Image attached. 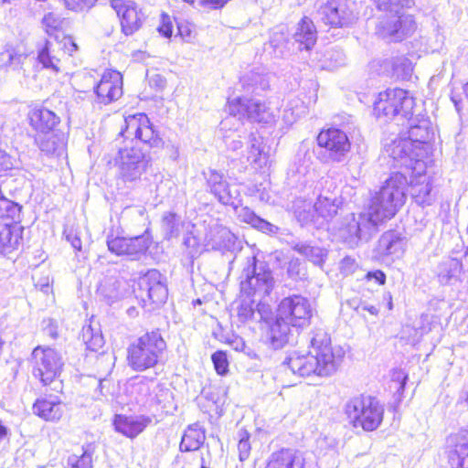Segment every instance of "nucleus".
<instances>
[{
  "label": "nucleus",
  "instance_id": "052dcab7",
  "mask_svg": "<svg viewBox=\"0 0 468 468\" xmlns=\"http://www.w3.org/2000/svg\"><path fill=\"white\" fill-rule=\"evenodd\" d=\"M407 380L408 375L404 371L396 369L392 372L391 381L397 385L396 388L399 393L403 392Z\"/></svg>",
  "mask_w": 468,
  "mask_h": 468
},
{
  "label": "nucleus",
  "instance_id": "6e6552de",
  "mask_svg": "<svg viewBox=\"0 0 468 468\" xmlns=\"http://www.w3.org/2000/svg\"><path fill=\"white\" fill-rule=\"evenodd\" d=\"M33 376L44 386L51 384L62 371L64 361L61 354L50 347L37 346L32 352Z\"/></svg>",
  "mask_w": 468,
  "mask_h": 468
},
{
  "label": "nucleus",
  "instance_id": "0eeeda50",
  "mask_svg": "<svg viewBox=\"0 0 468 468\" xmlns=\"http://www.w3.org/2000/svg\"><path fill=\"white\" fill-rule=\"evenodd\" d=\"M228 109L230 117L221 122L222 130H226L236 117L239 120L246 118L251 122L263 123H272L276 120V114L270 107L251 99L237 97L229 101Z\"/></svg>",
  "mask_w": 468,
  "mask_h": 468
},
{
  "label": "nucleus",
  "instance_id": "2eb2a0df",
  "mask_svg": "<svg viewBox=\"0 0 468 468\" xmlns=\"http://www.w3.org/2000/svg\"><path fill=\"white\" fill-rule=\"evenodd\" d=\"M112 7L116 11L120 20L122 32L132 35L137 31L143 23V14L135 5L125 0H111Z\"/></svg>",
  "mask_w": 468,
  "mask_h": 468
},
{
  "label": "nucleus",
  "instance_id": "f704fd0d",
  "mask_svg": "<svg viewBox=\"0 0 468 468\" xmlns=\"http://www.w3.org/2000/svg\"><path fill=\"white\" fill-rule=\"evenodd\" d=\"M292 209L295 218L302 226L308 224L322 226V222L318 219L315 207L311 201L297 198L292 204Z\"/></svg>",
  "mask_w": 468,
  "mask_h": 468
},
{
  "label": "nucleus",
  "instance_id": "0e129e2a",
  "mask_svg": "<svg viewBox=\"0 0 468 468\" xmlns=\"http://www.w3.org/2000/svg\"><path fill=\"white\" fill-rule=\"evenodd\" d=\"M299 117L300 112L298 111H294L292 107H288L283 112L282 121L287 126H290L294 123Z\"/></svg>",
  "mask_w": 468,
  "mask_h": 468
},
{
  "label": "nucleus",
  "instance_id": "79ce46f5",
  "mask_svg": "<svg viewBox=\"0 0 468 468\" xmlns=\"http://www.w3.org/2000/svg\"><path fill=\"white\" fill-rule=\"evenodd\" d=\"M293 250L316 265H322L324 261L325 252L318 246H312L307 243H297Z\"/></svg>",
  "mask_w": 468,
  "mask_h": 468
},
{
  "label": "nucleus",
  "instance_id": "f03ea898",
  "mask_svg": "<svg viewBox=\"0 0 468 468\" xmlns=\"http://www.w3.org/2000/svg\"><path fill=\"white\" fill-rule=\"evenodd\" d=\"M311 344L312 351L306 355L294 352L285 359L283 365L300 377H327L335 373L342 362L343 352L332 348L330 337L323 331L314 334Z\"/></svg>",
  "mask_w": 468,
  "mask_h": 468
},
{
  "label": "nucleus",
  "instance_id": "4d7b16f0",
  "mask_svg": "<svg viewBox=\"0 0 468 468\" xmlns=\"http://www.w3.org/2000/svg\"><path fill=\"white\" fill-rule=\"evenodd\" d=\"M287 272L292 279H303L305 275L304 267L298 259L290 261Z\"/></svg>",
  "mask_w": 468,
  "mask_h": 468
},
{
  "label": "nucleus",
  "instance_id": "72a5a7b5",
  "mask_svg": "<svg viewBox=\"0 0 468 468\" xmlns=\"http://www.w3.org/2000/svg\"><path fill=\"white\" fill-rule=\"evenodd\" d=\"M295 42L299 43L300 49L309 50L316 42V29L313 21L304 16L297 25L293 33Z\"/></svg>",
  "mask_w": 468,
  "mask_h": 468
},
{
  "label": "nucleus",
  "instance_id": "393cba45",
  "mask_svg": "<svg viewBox=\"0 0 468 468\" xmlns=\"http://www.w3.org/2000/svg\"><path fill=\"white\" fill-rule=\"evenodd\" d=\"M151 421V419L145 416L116 415L113 420V425L116 431L128 438H135Z\"/></svg>",
  "mask_w": 468,
  "mask_h": 468
},
{
  "label": "nucleus",
  "instance_id": "bb28decb",
  "mask_svg": "<svg viewBox=\"0 0 468 468\" xmlns=\"http://www.w3.org/2000/svg\"><path fill=\"white\" fill-rule=\"evenodd\" d=\"M410 193L413 200L420 206H430L434 200L431 179L420 175L411 179Z\"/></svg>",
  "mask_w": 468,
  "mask_h": 468
},
{
  "label": "nucleus",
  "instance_id": "7ed1b4c3",
  "mask_svg": "<svg viewBox=\"0 0 468 468\" xmlns=\"http://www.w3.org/2000/svg\"><path fill=\"white\" fill-rule=\"evenodd\" d=\"M166 343L158 330L138 337L127 349L128 366L136 372L154 368L160 361Z\"/></svg>",
  "mask_w": 468,
  "mask_h": 468
},
{
  "label": "nucleus",
  "instance_id": "58836bf2",
  "mask_svg": "<svg viewBox=\"0 0 468 468\" xmlns=\"http://www.w3.org/2000/svg\"><path fill=\"white\" fill-rule=\"evenodd\" d=\"M204 441V431L197 425H191L185 431L179 447L181 452L197 451Z\"/></svg>",
  "mask_w": 468,
  "mask_h": 468
},
{
  "label": "nucleus",
  "instance_id": "09e8293b",
  "mask_svg": "<svg viewBox=\"0 0 468 468\" xmlns=\"http://www.w3.org/2000/svg\"><path fill=\"white\" fill-rule=\"evenodd\" d=\"M26 58V55L17 53L12 48H6L0 54V61L5 67L18 68Z\"/></svg>",
  "mask_w": 468,
  "mask_h": 468
},
{
  "label": "nucleus",
  "instance_id": "aec40b11",
  "mask_svg": "<svg viewBox=\"0 0 468 468\" xmlns=\"http://www.w3.org/2000/svg\"><path fill=\"white\" fill-rule=\"evenodd\" d=\"M32 411L45 421L58 422L64 414V404L58 396L45 395L36 399Z\"/></svg>",
  "mask_w": 468,
  "mask_h": 468
},
{
  "label": "nucleus",
  "instance_id": "9b49d317",
  "mask_svg": "<svg viewBox=\"0 0 468 468\" xmlns=\"http://www.w3.org/2000/svg\"><path fill=\"white\" fill-rule=\"evenodd\" d=\"M118 175L124 184L134 183L145 172L149 160L137 148H125L119 151Z\"/></svg>",
  "mask_w": 468,
  "mask_h": 468
},
{
  "label": "nucleus",
  "instance_id": "37998d69",
  "mask_svg": "<svg viewBox=\"0 0 468 468\" xmlns=\"http://www.w3.org/2000/svg\"><path fill=\"white\" fill-rule=\"evenodd\" d=\"M248 160L259 167H262L266 165L268 157L264 152V146L262 145V142L260 138H251Z\"/></svg>",
  "mask_w": 468,
  "mask_h": 468
},
{
  "label": "nucleus",
  "instance_id": "f3484780",
  "mask_svg": "<svg viewBox=\"0 0 468 468\" xmlns=\"http://www.w3.org/2000/svg\"><path fill=\"white\" fill-rule=\"evenodd\" d=\"M95 92L101 102L108 104L122 95V76L116 70L103 73L95 87Z\"/></svg>",
  "mask_w": 468,
  "mask_h": 468
},
{
  "label": "nucleus",
  "instance_id": "bf43d9fd",
  "mask_svg": "<svg viewBox=\"0 0 468 468\" xmlns=\"http://www.w3.org/2000/svg\"><path fill=\"white\" fill-rule=\"evenodd\" d=\"M58 43L59 50L62 52V55L67 53L69 56H72V54L78 50L77 44L69 36H64L60 40H58Z\"/></svg>",
  "mask_w": 468,
  "mask_h": 468
},
{
  "label": "nucleus",
  "instance_id": "13d9d810",
  "mask_svg": "<svg viewBox=\"0 0 468 468\" xmlns=\"http://www.w3.org/2000/svg\"><path fill=\"white\" fill-rule=\"evenodd\" d=\"M238 315L241 321L250 320L254 316L253 303L242 301L238 308Z\"/></svg>",
  "mask_w": 468,
  "mask_h": 468
},
{
  "label": "nucleus",
  "instance_id": "a878e982",
  "mask_svg": "<svg viewBox=\"0 0 468 468\" xmlns=\"http://www.w3.org/2000/svg\"><path fill=\"white\" fill-rule=\"evenodd\" d=\"M14 183H16V179L12 176H6L0 180V218H11L18 221L22 206L5 196V192L11 193Z\"/></svg>",
  "mask_w": 468,
  "mask_h": 468
},
{
  "label": "nucleus",
  "instance_id": "5fc2aeb1",
  "mask_svg": "<svg viewBox=\"0 0 468 468\" xmlns=\"http://www.w3.org/2000/svg\"><path fill=\"white\" fill-rule=\"evenodd\" d=\"M42 23L46 28V32L49 36H52L53 31L57 30L61 26L62 21L58 16L48 13L43 17Z\"/></svg>",
  "mask_w": 468,
  "mask_h": 468
},
{
  "label": "nucleus",
  "instance_id": "c9c22d12",
  "mask_svg": "<svg viewBox=\"0 0 468 468\" xmlns=\"http://www.w3.org/2000/svg\"><path fill=\"white\" fill-rule=\"evenodd\" d=\"M290 324L281 319L277 314L275 322L271 325L269 332L270 344L274 349L282 348L289 341Z\"/></svg>",
  "mask_w": 468,
  "mask_h": 468
},
{
  "label": "nucleus",
  "instance_id": "c756f323",
  "mask_svg": "<svg viewBox=\"0 0 468 468\" xmlns=\"http://www.w3.org/2000/svg\"><path fill=\"white\" fill-rule=\"evenodd\" d=\"M247 92L259 94L270 87V74L263 68H254L240 80Z\"/></svg>",
  "mask_w": 468,
  "mask_h": 468
},
{
  "label": "nucleus",
  "instance_id": "c03bdc74",
  "mask_svg": "<svg viewBox=\"0 0 468 468\" xmlns=\"http://www.w3.org/2000/svg\"><path fill=\"white\" fill-rule=\"evenodd\" d=\"M81 454H71L69 456L67 464L69 468H92L93 451L90 446L82 448Z\"/></svg>",
  "mask_w": 468,
  "mask_h": 468
},
{
  "label": "nucleus",
  "instance_id": "39448f33",
  "mask_svg": "<svg viewBox=\"0 0 468 468\" xmlns=\"http://www.w3.org/2000/svg\"><path fill=\"white\" fill-rule=\"evenodd\" d=\"M415 101L409 91L402 89H388L379 92L374 102V115L388 122L404 120L414 113Z\"/></svg>",
  "mask_w": 468,
  "mask_h": 468
},
{
  "label": "nucleus",
  "instance_id": "603ef678",
  "mask_svg": "<svg viewBox=\"0 0 468 468\" xmlns=\"http://www.w3.org/2000/svg\"><path fill=\"white\" fill-rule=\"evenodd\" d=\"M239 443H238V451H239V459L240 462L246 461L250 454V434L245 430H240L238 432Z\"/></svg>",
  "mask_w": 468,
  "mask_h": 468
},
{
  "label": "nucleus",
  "instance_id": "f8f14e48",
  "mask_svg": "<svg viewBox=\"0 0 468 468\" xmlns=\"http://www.w3.org/2000/svg\"><path fill=\"white\" fill-rule=\"evenodd\" d=\"M317 17L325 25L336 27L352 23L356 16L344 0H326L319 5Z\"/></svg>",
  "mask_w": 468,
  "mask_h": 468
},
{
  "label": "nucleus",
  "instance_id": "1a4fd4ad",
  "mask_svg": "<svg viewBox=\"0 0 468 468\" xmlns=\"http://www.w3.org/2000/svg\"><path fill=\"white\" fill-rule=\"evenodd\" d=\"M416 29L411 15L399 10V14L383 17L377 26V34L388 41L399 42L410 37Z\"/></svg>",
  "mask_w": 468,
  "mask_h": 468
},
{
  "label": "nucleus",
  "instance_id": "7c9ffc66",
  "mask_svg": "<svg viewBox=\"0 0 468 468\" xmlns=\"http://www.w3.org/2000/svg\"><path fill=\"white\" fill-rule=\"evenodd\" d=\"M231 206L234 207L235 213L240 221L250 224L251 227L262 231L263 233L276 234L278 232L279 228L277 226L260 218L250 207L242 206L239 207L235 203Z\"/></svg>",
  "mask_w": 468,
  "mask_h": 468
},
{
  "label": "nucleus",
  "instance_id": "6ab92c4d",
  "mask_svg": "<svg viewBox=\"0 0 468 468\" xmlns=\"http://www.w3.org/2000/svg\"><path fill=\"white\" fill-rule=\"evenodd\" d=\"M265 468H314V465L303 452L282 449L271 454Z\"/></svg>",
  "mask_w": 468,
  "mask_h": 468
},
{
  "label": "nucleus",
  "instance_id": "473e14b6",
  "mask_svg": "<svg viewBox=\"0 0 468 468\" xmlns=\"http://www.w3.org/2000/svg\"><path fill=\"white\" fill-rule=\"evenodd\" d=\"M405 240L394 231L384 233L378 245V251L382 256L400 257L405 250Z\"/></svg>",
  "mask_w": 468,
  "mask_h": 468
},
{
  "label": "nucleus",
  "instance_id": "e433bc0d",
  "mask_svg": "<svg viewBox=\"0 0 468 468\" xmlns=\"http://www.w3.org/2000/svg\"><path fill=\"white\" fill-rule=\"evenodd\" d=\"M151 384L154 386L152 392L149 394L150 401L157 406L166 413L171 412L176 409L174 404L173 392L162 384H154L151 380Z\"/></svg>",
  "mask_w": 468,
  "mask_h": 468
},
{
  "label": "nucleus",
  "instance_id": "de8ad7c7",
  "mask_svg": "<svg viewBox=\"0 0 468 468\" xmlns=\"http://www.w3.org/2000/svg\"><path fill=\"white\" fill-rule=\"evenodd\" d=\"M141 116H146L144 113H138L134 115H129L125 118V129L122 131V133L126 137H132L134 138L137 137L139 131L143 125V120L141 119Z\"/></svg>",
  "mask_w": 468,
  "mask_h": 468
},
{
  "label": "nucleus",
  "instance_id": "8fccbe9b",
  "mask_svg": "<svg viewBox=\"0 0 468 468\" xmlns=\"http://www.w3.org/2000/svg\"><path fill=\"white\" fill-rule=\"evenodd\" d=\"M216 232L217 234L209 239L213 246L229 248L234 243L235 237L228 229L218 227Z\"/></svg>",
  "mask_w": 468,
  "mask_h": 468
},
{
  "label": "nucleus",
  "instance_id": "a19ab883",
  "mask_svg": "<svg viewBox=\"0 0 468 468\" xmlns=\"http://www.w3.org/2000/svg\"><path fill=\"white\" fill-rule=\"evenodd\" d=\"M82 339L90 351L97 352L104 346V339L101 335L98 324H93L90 322V324L83 326L82 328Z\"/></svg>",
  "mask_w": 468,
  "mask_h": 468
},
{
  "label": "nucleus",
  "instance_id": "a18cd8bd",
  "mask_svg": "<svg viewBox=\"0 0 468 468\" xmlns=\"http://www.w3.org/2000/svg\"><path fill=\"white\" fill-rule=\"evenodd\" d=\"M141 119L143 120V125L139 131L136 139H139L140 141L149 144L150 146H157L160 142V139L158 138L157 134L153 129V126L148 117L141 116Z\"/></svg>",
  "mask_w": 468,
  "mask_h": 468
},
{
  "label": "nucleus",
  "instance_id": "cd10ccee",
  "mask_svg": "<svg viewBox=\"0 0 468 468\" xmlns=\"http://www.w3.org/2000/svg\"><path fill=\"white\" fill-rule=\"evenodd\" d=\"M31 126L40 133H48L54 130L60 119L53 112L46 108H36L29 112Z\"/></svg>",
  "mask_w": 468,
  "mask_h": 468
},
{
  "label": "nucleus",
  "instance_id": "9d476101",
  "mask_svg": "<svg viewBox=\"0 0 468 468\" xmlns=\"http://www.w3.org/2000/svg\"><path fill=\"white\" fill-rule=\"evenodd\" d=\"M312 313V306L307 298L292 295L282 300L277 314L292 326L304 327L310 324Z\"/></svg>",
  "mask_w": 468,
  "mask_h": 468
},
{
  "label": "nucleus",
  "instance_id": "338daca9",
  "mask_svg": "<svg viewBox=\"0 0 468 468\" xmlns=\"http://www.w3.org/2000/svg\"><path fill=\"white\" fill-rule=\"evenodd\" d=\"M354 309L356 311L357 314L366 311L375 316L378 315L379 312L378 307L368 303L367 301H359L358 303L356 306H354Z\"/></svg>",
  "mask_w": 468,
  "mask_h": 468
},
{
  "label": "nucleus",
  "instance_id": "ddd939ff",
  "mask_svg": "<svg viewBox=\"0 0 468 468\" xmlns=\"http://www.w3.org/2000/svg\"><path fill=\"white\" fill-rule=\"evenodd\" d=\"M318 145L324 148L333 161L340 162L350 150V142L345 132L337 128L323 130L317 136Z\"/></svg>",
  "mask_w": 468,
  "mask_h": 468
},
{
  "label": "nucleus",
  "instance_id": "69168bd1",
  "mask_svg": "<svg viewBox=\"0 0 468 468\" xmlns=\"http://www.w3.org/2000/svg\"><path fill=\"white\" fill-rule=\"evenodd\" d=\"M150 86L158 91L166 87V79L161 74H154L149 80Z\"/></svg>",
  "mask_w": 468,
  "mask_h": 468
},
{
  "label": "nucleus",
  "instance_id": "4c0bfd02",
  "mask_svg": "<svg viewBox=\"0 0 468 468\" xmlns=\"http://www.w3.org/2000/svg\"><path fill=\"white\" fill-rule=\"evenodd\" d=\"M339 204L340 202L335 197H326L322 195L318 197L317 201L314 206L315 207L318 219L322 222V225L324 221L333 218L336 215Z\"/></svg>",
  "mask_w": 468,
  "mask_h": 468
},
{
  "label": "nucleus",
  "instance_id": "c85d7f7f",
  "mask_svg": "<svg viewBox=\"0 0 468 468\" xmlns=\"http://www.w3.org/2000/svg\"><path fill=\"white\" fill-rule=\"evenodd\" d=\"M453 447L449 451V464L452 468H468V432L451 439Z\"/></svg>",
  "mask_w": 468,
  "mask_h": 468
},
{
  "label": "nucleus",
  "instance_id": "680f3d73",
  "mask_svg": "<svg viewBox=\"0 0 468 468\" xmlns=\"http://www.w3.org/2000/svg\"><path fill=\"white\" fill-rule=\"evenodd\" d=\"M177 28L179 35L185 41L190 42L195 37V31L192 25L188 23H180L178 24Z\"/></svg>",
  "mask_w": 468,
  "mask_h": 468
},
{
  "label": "nucleus",
  "instance_id": "6e6d98bb",
  "mask_svg": "<svg viewBox=\"0 0 468 468\" xmlns=\"http://www.w3.org/2000/svg\"><path fill=\"white\" fill-rule=\"evenodd\" d=\"M388 12L399 14V10L409 9L414 5V0H386Z\"/></svg>",
  "mask_w": 468,
  "mask_h": 468
},
{
  "label": "nucleus",
  "instance_id": "4be33fe9",
  "mask_svg": "<svg viewBox=\"0 0 468 468\" xmlns=\"http://www.w3.org/2000/svg\"><path fill=\"white\" fill-rule=\"evenodd\" d=\"M409 130L408 140L412 142L414 147L418 150L421 144H427L432 137L433 132L431 126V122L420 113H416L414 107V113L408 118Z\"/></svg>",
  "mask_w": 468,
  "mask_h": 468
},
{
  "label": "nucleus",
  "instance_id": "e2e57ef3",
  "mask_svg": "<svg viewBox=\"0 0 468 468\" xmlns=\"http://www.w3.org/2000/svg\"><path fill=\"white\" fill-rule=\"evenodd\" d=\"M200 6L210 10L222 8L229 0H196Z\"/></svg>",
  "mask_w": 468,
  "mask_h": 468
},
{
  "label": "nucleus",
  "instance_id": "49530a36",
  "mask_svg": "<svg viewBox=\"0 0 468 468\" xmlns=\"http://www.w3.org/2000/svg\"><path fill=\"white\" fill-rule=\"evenodd\" d=\"M36 143L39 149L48 154H55L60 147L57 136L51 133V132L38 134L36 137Z\"/></svg>",
  "mask_w": 468,
  "mask_h": 468
},
{
  "label": "nucleus",
  "instance_id": "864d4df0",
  "mask_svg": "<svg viewBox=\"0 0 468 468\" xmlns=\"http://www.w3.org/2000/svg\"><path fill=\"white\" fill-rule=\"evenodd\" d=\"M214 367L218 375L224 376L229 371V361L227 354L223 351H217L211 356Z\"/></svg>",
  "mask_w": 468,
  "mask_h": 468
},
{
  "label": "nucleus",
  "instance_id": "412c9836",
  "mask_svg": "<svg viewBox=\"0 0 468 468\" xmlns=\"http://www.w3.org/2000/svg\"><path fill=\"white\" fill-rule=\"evenodd\" d=\"M385 152L399 166L411 167L413 161H417V149L410 140L399 137L385 144Z\"/></svg>",
  "mask_w": 468,
  "mask_h": 468
},
{
  "label": "nucleus",
  "instance_id": "f257e3e1",
  "mask_svg": "<svg viewBox=\"0 0 468 468\" xmlns=\"http://www.w3.org/2000/svg\"><path fill=\"white\" fill-rule=\"evenodd\" d=\"M407 176L396 172L385 181L379 191L376 192L366 212L357 216L352 214L342 229V236L353 245L359 240H367L377 226L393 218L406 201Z\"/></svg>",
  "mask_w": 468,
  "mask_h": 468
},
{
  "label": "nucleus",
  "instance_id": "dca6fc26",
  "mask_svg": "<svg viewBox=\"0 0 468 468\" xmlns=\"http://www.w3.org/2000/svg\"><path fill=\"white\" fill-rule=\"evenodd\" d=\"M165 277L157 270H150L140 280V291L142 295L145 293L148 300L156 304H161L167 298V288Z\"/></svg>",
  "mask_w": 468,
  "mask_h": 468
},
{
  "label": "nucleus",
  "instance_id": "20e7f679",
  "mask_svg": "<svg viewBox=\"0 0 468 468\" xmlns=\"http://www.w3.org/2000/svg\"><path fill=\"white\" fill-rule=\"evenodd\" d=\"M345 413L355 428L372 431L381 424L384 409L376 398L360 395L346 403Z\"/></svg>",
  "mask_w": 468,
  "mask_h": 468
},
{
  "label": "nucleus",
  "instance_id": "774afa93",
  "mask_svg": "<svg viewBox=\"0 0 468 468\" xmlns=\"http://www.w3.org/2000/svg\"><path fill=\"white\" fill-rule=\"evenodd\" d=\"M113 360H114V357L112 354L102 352L97 357L96 363L98 364L99 367L101 364L105 363V366L103 367V370L109 371L113 366Z\"/></svg>",
  "mask_w": 468,
  "mask_h": 468
},
{
  "label": "nucleus",
  "instance_id": "5701e85b",
  "mask_svg": "<svg viewBox=\"0 0 468 468\" xmlns=\"http://www.w3.org/2000/svg\"><path fill=\"white\" fill-rule=\"evenodd\" d=\"M62 52L59 50L58 37L45 39L37 44V61L44 69L53 72L60 71Z\"/></svg>",
  "mask_w": 468,
  "mask_h": 468
},
{
  "label": "nucleus",
  "instance_id": "423d86ee",
  "mask_svg": "<svg viewBox=\"0 0 468 468\" xmlns=\"http://www.w3.org/2000/svg\"><path fill=\"white\" fill-rule=\"evenodd\" d=\"M275 281L268 265L259 262L255 256L248 257L242 270L240 288L248 295L263 298L274 288Z\"/></svg>",
  "mask_w": 468,
  "mask_h": 468
},
{
  "label": "nucleus",
  "instance_id": "4468645a",
  "mask_svg": "<svg viewBox=\"0 0 468 468\" xmlns=\"http://www.w3.org/2000/svg\"><path fill=\"white\" fill-rule=\"evenodd\" d=\"M149 244V239L144 236L115 237L107 240L110 251L119 256H126L132 261L139 260L144 255Z\"/></svg>",
  "mask_w": 468,
  "mask_h": 468
},
{
  "label": "nucleus",
  "instance_id": "b1692460",
  "mask_svg": "<svg viewBox=\"0 0 468 468\" xmlns=\"http://www.w3.org/2000/svg\"><path fill=\"white\" fill-rule=\"evenodd\" d=\"M463 274V263L455 258L442 261L437 268L438 282L442 286L460 288Z\"/></svg>",
  "mask_w": 468,
  "mask_h": 468
},
{
  "label": "nucleus",
  "instance_id": "3c124183",
  "mask_svg": "<svg viewBox=\"0 0 468 468\" xmlns=\"http://www.w3.org/2000/svg\"><path fill=\"white\" fill-rule=\"evenodd\" d=\"M163 229L165 232V237L171 239L176 237L179 234V218L174 213H166L163 217Z\"/></svg>",
  "mask_w": 468,
  "mask_h": 468
},
{
  "label": "nucleus",
  "instance_id": "a211bd4d",
  "mask_svg": "<svg viewBox=\"0 0 468 468\" xmlns=\"http://www.w3.org/2000/svg\"><path fill=\"white\" fill-rule=\"evenodd\" d=\"M209 192L223 205H234L239 193L232 191L224 174L215 169L204 172Z\"/></svg>",
  "mask_w": 468,
  "mask_h": 468
},
{
  "label": "nucleus",
  "instance_id": "2f4dec72",
  "mask_svg": "<svg viewBox=\"0 0 468 468\" xmlns=\"http://www.w3.org/2000/svg\"><path fill=\"white\" fill-rule=\"evenodd\" d=\"M22 239V229L16 225L0 223V254L16 250Z\"/></svg>",
  "mask_w": 468,
  "mask_h": 468
},
{
  "label": "nucleus",
  "instance_id": "ea45409f",
  "mask_svg": "<svg viewBox=\"0 0 468 468\" xmlns=\"http://www.w3.org/2000/svg\"><path fill=\"white\" fill-rule=\"evenodd\" d=\"M122 283L115 278H108L100 285L98 292L108 303H112L123 297Z\"/></svg>",
  "mask_w": 468,
  "mask_h": 468
}]
</instances>
